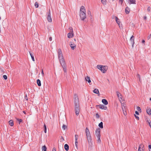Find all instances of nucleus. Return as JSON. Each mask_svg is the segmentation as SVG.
<instances>
[{"instance_id": "f257e3e1", "label": "nucleus", "mask_w": 151, "mask_h": 151, "mask_svg": "<svg viewBox=\"0 0 151 151\" xmlns=\"http://www.w3.org/2000/svg\"><path fill=\"white\" fill-rule=\"evenodd\" d=\"M74 104L75 112L76 115L78 116L79 113L80 108L78 98V96L76 94H75L74 95Z\"/></svg>"}, {"instance_id": "f03ea898", "label": "nucleus", "mask_w": 151, "mask_h": 151, "mask_svg": "<svg viewBox=\"0 0 151 151\" xmlns=\"http://www.w3.org/2000/svg\"><path fill=\"white\" fill-rule=\"evenodd\" d=\"M58 58L60 64L64 63L65 60L61 49H59L58 51Z\"/></svg>"}, {"instance_id": "7ed1b4c3", "label": "nucleus", "mask_w": 151, "mask_h": 151, "mask_svg": "<svg viewBox=\"0 0 151 151\" xmlns=\"http://www.w3.org/2000/svg\"><path fill=\"white\" fill-rule=\"evenodd\" d=\"M80 16L81 19L82 20H84L86 17V12L84 11L80 12Z\"/></svg>"}, {"instance_id": "20e7f679", "label": "nucleus", "mask_w": 151, "mask_h": 151, "mask_svg": "<svg viewBox=\"0 0 151 151\" xmlns=\"http://www.w3.org/2000/svg\"><path fill=\"white\" fill-rule=\"evenodd\" d=\"M51 14L50 12V10L49 9V12L47 13V19L48 22H52V19L51 17Z\"/></svg>"}, {"instance_id": "39448f33", "label": "nucleus", "mask_w": 151, "mask_h": 151, "mask_svg": "<svg viewBox=\"0 0 151 151\" xmlns=\"http://www.w3.org/2000/svg\"><path fill=\"white\" fill-rule=\"evenodd\" d=\"M100 129L99 128L97 129L96 131V135L97 137H100Z\"/></svg>"}, {"instance_id": "423d86ee", "label": "nucleus", "mask_w": 151, "mask_h": 151, "mask_svg": "<svg viewBox=\"0 0 151 151\" xmlns=\"http://www.w3.org/2000/svg\"><path fill=\"white\" fill-rule=\"evenodd\" d=\"M69 45L70 47H71V48L73 50H74V49H75L76 47V45L73 42H70Z\"/></svg>"}, {"instance_id": "0eeeda50", "label": "nucleus", "mask_w": 151, "mask_h": 151, "mask_svg": "<svg viewBox=\"0 0 151 151\" xmlns=\"http://www.w3.org/2000/svg\"><path fill=\"white\" fill-rule=\"evenodd\" d=\"M108 69V67L106 66H103L101 71L103 73H105L106 72Z\"/></svg>"}, {"instance_id": "6e6552de", "label": "nucleus", "mask_w": 151, "mask_h": 151, "mask_svg": "<svg viewBox=\"0 0 151 151\" xmlns=\"http://www.w3.org/2000/svg\"><path fill=\"white\" fill-rule=\"evenodd\" d=\"M61 65L63 68V70L64 72H66L67 68L65 63H64L61 64Z\"/></svg>"}, {"instance_id": "1a4fd4ad", "label": "nucleus", "mask_w": 151, "mask_h": 151, "mask_svg": "<svg viewBox=\"0 0 151 151\" xmlns=\"http://www.w3.org/2000/svg\"><path fill=\"white\" fill-rule=\"evenodd\" d=\"M98 106L99 107V108H100L101 109L106 110L107 109V107L103 105L100 104V105H98Z\"/></svg>"}, {"instance_id": "9d476101", "label": "nucleus", "mask_w": 151, "mask_h": 151, "mask_svg": "<svg viewBox=\"0 0 151 151\" xmlns=\"http://www.w3.org/2000/svg\"><path fill=\"white\" fill-rule=\"evenodd\" d=\"M144 147V145L143 144H141L138 148V151H144L142 149V148Z\"/></svg>"}, {"instance_id": "9b49d317", "label": "nucleus", "mask_w": 151, "mask_h": 151, "mask_svg": "<svg viewBox=\"0 0 151 151\" xmlns=\"http://www.w3.org/2000/svg\"><path fill=\"white\" fill-rule=\"evenodd\" d=\"M73 36V32H69L68 34V37L69 38H72Z\"/></svg>"}, {"instance_id": "f8f14e48", "label": "nucleus", "mask_w": 151, "mask_h": 151, "mask_svg": "<svg viewBox=\"0 0 151 151\" xmlns=\"http://www.w3.org/2000/svg\"><path fill=\"white\" fill-rule=\"evenodd\" d=\"M102 102L103 104L105 105H106L108 104V102L106 99H103L102 100Z\"/></svg>"}, {"instance_id": "ddd939ff", "label": "nucleus", "mask_w": 151, "mask_h": 151, "mask_svg": "<svg viewBox=\"0 0 151 151\" xmlns=\"http://www.w3.org/2000/svg\"><path fill=\"white\" fill-rule=\"evenodd\" d=\"M85 80L87 81H88V83H90L91 82V81L90 80V78L88 76H87L85 78Z\"/></svg>"}, {"instance_id": "4468645a", "label": "nucleus", "mask_w": 151, "mask_h": 151, "mask_svg": "<svg viewBox=\"0 0 151 151\" xmlns=\"http://www.w3.org/2000/svg\"><path fill=\"white\" fill-rule=\"evenodd\" d=\"M130 41L132 42V45L134 44V36L132 35L130 38Z\"/></svg>"}, {"instance_id": "2eb2a0df", "label": "nucleus", "mask_w": 151, "mask_h": 151, "mask_svg": "<svg viewBox=\"0 0 151 151\" xmlns=\"http://www.w3.org/2000/svg\"><path fill=\"white\" fill-rule=\"evenodd\" d=\"M116 93L117 96V97L119 99H121L122 96L121 95V94H120V93L118 91H116Z\"/></svg>"}, {"instance_id": "dca6fc26", "label": "nucleus", "mask_w": 151, "mask_h": 151, "mask_svg": "<svg viewBox=\"0 0 151 151\" xmlns=\"http://www.w3.org/2000/svg\"><path fill=\"white\" fill-rule=\"evenodd\" d=\"M147 114L149 115H151V110L149 108H148L147 109Z\"/></svg>"}, {"instance_id": "f3484780", "label": "nucleus", "mask_w": 151, "mask_h": 151, "mask_svg": "<svg viewBox=\"0 0 151 151\" xmlns=\"http://www.w3.org/2000/svg\"><path fill=\"white\" fill-rule=\"evenodd\" d=\"M84 11L86 12V10L84 7L83 6H81V7L80 12Z\"/></svg>"}, {"instance_id": "a211bd4d", "label": "nucleus", "mask_w": 151, "mask_h": 151, "mask_svg": "<svg viewBox=\"0 0 151 151\" xmlns=\"http://www.w3.org/2000/svg\"><path fill=\"white\" fill-rule=\"evenodd\" d=\"M9 124L10 126H12L14 125V123L13 121L12 120H11L9 121Z\"/></svg>"}, {"instance_id": "6ab92c4d", "label": "nucleus", "mask_w": 151, "mask_h": 151, "mask_svg": "<svg viewBox=\"0 0 151 151\" xmlns=\"http://www.w3.org/2000/svg\"><path fill=\"white\" fill-rule=\"evenodd\" d=\"M69 147V146L67 144H65V145H64V148H65V150L66 151H68V150Z\"/></svg>"}, {"instance_id": "aec40b11", "label": "nucleus", "mask_w": 151, "mask_h": 151, "mask_svg": "<svg viewBox=\"0 0 151 151\" xmlns=\"http://www.w3.org/2000/svg\"><path fill=\"white\" fill-rule=\"evenodd\" d=\"M93 92L96 94H99V90L97 88H95L93 90Z\"/></svg>"}, {"instance_id": "412c9836", "label": "nucleus", "mask_w": 151, "mask_h": 151, "mask_svg": "<svg viewBox=\"0 0 151 151\" xmlns=\"http://www.w3.org/2000/svg\"><path fill=\"white\" fill-rule=\"evenodd\" d=\"M122 109L124 114V115H126V114L124 113V111H125V110L126 109L125 106H124V105H122Z\"/></svg>"}, {"instance_id": "4be33fe9", "label": "nucleus", "mask_w": 151, "mask_h": 151, "mask_svg": "<svg viewBox=\"0 0 151 151\" xmlns=\"http://www.w3.org/2000/svg\"><path fill=\"white\" fill-rule=\"evenodd\" d=\"M87 140L88 141V142H89L91 140V135L88 136H86Z\"/></svg>"}, {"instance_id": "5701e85b", "label": "nucleus", "mask_w": 151, "mask_h": 151, "mask_svg": "<svg viewBox=\"0 0 151 151\" xmlns=\"http://www.w3.org/2000/svg\"><path fill=\"white\" fill-rule=\"evenodd\" d=\"M129 12L130 10L129 9L128 7H127L125 10V12L126 13L128 14L129 13Z\"/></svg>"}, {"instance_id": "b1692460", "label": "nucleus", "mask_w": 151, "mask_h": 151, "mask_svg": "<svg viewBox=\"0 0 151 151\" xmlns=\"http://www.w3.org/2000/svg\"><path fill=\"white\" fill-rule=\"evenodd\" d=\"M103 66H102L101 65H98L97 66V68L100 70H101Z\"/></svg>"}, {"instance_id": "393cba45", "label": "nucleus", "mask_w": 151, "mask_h": 151, "mask_svg": "<svg viewBox=\"0 0 151 151\" xmlns=\"http://www.w3.org/2000/svg\"><path fill=\"white\" fill-rule=\"evenodd\" d=\"M29 52V54H30V55L31 57V58H32V60L34 61H35V59H34V55H33L32 53H31L30 52Z\"/></svg>"}, {"instance_id": "a878e982", "label": "nucleus", "mask_w": 151, "mask_h": 151, "mask_svg": "<svg viewBox=\"0 0 151 151\" xmlns=\"http://www.w3.org/2000/svg\"><path fill=\"white\" fill-rule=\"evenodd\" d=\"M37 83L39 86H41V81L39 79H38L37 80Z\"/></svg>"}, {"instance_id": "bb28decb", "label": "nucleus", "mask_w": 151, "mask_h": 151, "mask_svg": "<svg viewBox=\"0 0 151 151\" xmlns=\"http://www.w3.org/2000/svg\"><path fill=\"white\" fill-rule=\"evenodd\" d=\"M99 126L101 128H103V123L102 122H101L99 124Z\"/></svg>"}, {"instance_id": "cd10ccee", "label": "nucleus", "mask_w": 151, "mask_h": 151, "mask_svg": "<svg viewBox=\"0 0 151 151\" xmlns=\"http://www.w3.org/2000/svg\"><path fill=\"white\" fill-rule=\"evenodd\" d=\"M130 4H135V0H129Z\"/></svg>"}, {"instance_id": "c85d7f7f", "label": "nucleus", "mask_w": 151, "mask_h": 151, "mask_svg": "<svg viewBox=\"0 0 151 151\" xmlns=\"http://www.w3.org/2000/svg\"><path fill=\"white\" fill-rule=\"evenodd\" d=\"M42 151H45L47 150V147L45 145H44L42 147Z\"/></svg>"}, {"instance_id": "c756f323", "label": "nucleus", "mask_w": 151, "mask_h": 151, "mask_svg": "<svg viewBox=\"0 0 151 151\" xmlns=\"http://www.w3.org/2000/svg\"><path fill=\"white\" fill-rule=\"evenodd\" d=\"M115 19H116V21L118 24L119 25L120 24V22L118 21L119 20V19L118 18V17H115Z\"/></svg>"}, {"instance_id": "7c9ffc66", "label": "nucleus", "mask_w": 151, "mask_h": 151, "mask_svg": "<svg viewBox=\"0 0 151 151\" xmlns=\"http://www.w3.org/2000/svg\"><path fill=\"white\" fill-rule=\"evenodd\" d=\"M44 132L45 133H46V131H47V128H46V125L45 124H44Z\"/></svg>"}, {"instance_id": "2f4dec72", "label": "nucleus", "mask_w": 151, "mask_h": 151, "mask_svg": "<svg viewBox=\"0 0 151 151\" xmlns=\"http://www.w3.org/2000/svg\"><path fill=\"white\" fill-rule=\"evenodd\" d=\"M75 141H77V140L78 138V136L77 134L75 135Z\"/></svg>"}, {"instance_id": "473e14b6", "label": "nucleus", "mask_w": 151, "mask_h": 151, "mask_svg": "<svg viewBox=\"0 0 151 151\" xmlns=\"http://www.w3.org/2000/svg\"><path fill=\"white\" fill-rule=\"evenodd\" d=\"M67 127L65 125L63 124L62 126V128L63 130H65L66 129H67Z\"/></svg>"}, {"instance_id": "72a5a7b5", "label": "nucleus", "mask_w": 151, "mask_h": 151, "mask_svg": "<svg viewBox=\"0 0 151 151\" xmlns=\"http://www.w3.org/2000/svg\"><path fill=\"white\" fill-rule=\"evenodd\" d=\"M137 109L138 111L141 112V109L139 106H137Z\"/></svg>"}, {"instance_id": "f704fd0d", "label": "nucleus", "mask_w": 151, "mask_h": 151, "mask_svg": "<svg viewBox=\"0 0 151 151\" xmlns=\"http://www.w3.org/2000/svg\"><path fill=\"white\" fill-rule=\"evenodd\" d=\"M101 1L102 4H106V0H101Z\"/></svg>"}, {"instance_id": "c9c22d12", "label": "nucleus", "mask_w": 151, "mask_h": 151, "mask_svg": "<svg viewBox=\"0 0 151 151\" xmlns=\"http://www.w3.org/2000/svg\"><path fill=\"white\" fill-rule=\"evenodd\" d=\"M69 29L70 30V32H73V29L72 27H69Z\"/></svg>"}, {"instance_id": "e433bc0d", "label": "nucleus", "mask_w": 151, "mask_h": 151, "mask_svg": "<svg viewBox=\"0 0 151 151\" xmlns=\"http://www.w3.org/2000/svg\"><path fill=\"white\" fill-rule=\"evenodd\" d=\"M35 6L36 8H38V4L37 2H36L35 4Z\"/></svg>"}, {"instance_id": "4c0bfd02", "label": "nucleus", "mask_w": 151, "mask_h": 151, "mask_svg": "<svg viewBox=\"0 0 151 151\" xmlns=\"http://www.w3.org/2000/svg\"><path fill=\"white\" fill-rule=\"evenodd\" d=\"M97 137L98 138V139H97L98 142L99 143H100L101 142V140L100 139V137Z\"/></svg>"}, {"instance_id": "58836bf2", "label": "nucleus", "mask_w": 151, "mask_h": 151, "mask_svg": "<svg viewBox=\"0 0 151 151\" xmlns=\"http://www.w3.org/2000/svg\"><path fill=\"white\" fill-rule=\"evenodd\" d=\"M96 118L97 119H99L100 117V116H99V115L98 114V113H96Z\"/></svg>"}, {"instance_id": "ea45409f", "label": "nucleus", "mask_w": 151, "mask_h": 151, "mask_svg": "<svg viewBox=\"0 0 151 151\" xmlns=\"http://www.w3.org/2000/svg\"><path fill=\"white\" fill-rule=\"evenodd\" d=\"M17 120L18 121V122L19 124H20L21 122H22V120L21 119H17Z\"/></svg>"}, {"instance_id": "a19ab883", "label": "nucleus", "mask_w": 151, "mask_h": 151, "mask_svg": "<svg viewBox=\"0 0 151 151\" xmlns=\"http://www.w3.org/2000/svg\"><path fill=\"white\" fill-rule=\"evenodd\" d=\"M86 136H90V135H91L90 132H86Z\"/></svg>"}, {"instance_id": "79ce46f5", "label": "nucleus", "mask_w": 151, "mask_h": 151, "mask_svg": "<svg viewBox=\"0 0 151 151\" xmlns=\"http://www.w3.org/2000/svg\"><path fill=\"white\" fill-rule=\"evenodd\" d=\"M137 77L138 78L139 81H140V75L139 74H137Z\"/></svg>"}, {"instance_id": "37998d69", "label": "nucleus", "mask_w": 151, "mask_h": 151, "mask_svg": "<svg viewBox=\"0 0 151 151\" xmlns=\"http://www.w3.org/2000/svg\"><path fill=\"white\" fill-rule=\"evenodd\" d=\"M150 10H151V8H150V6H148V7L147 9V11L148 12H150Z\"/></svg>"}, {"instance_id": "c03bdc74", "label": "nucleus", "mask_w": 151, "mask_h": 151, "mask_svg": "<svg viewBox=\"0 0 151 151\" xmlns=\"http://www.w3.org/2000/svg\"><path fill=\"white\" fill-rule=\"evenodd\" d=\"M90 132L88 128H86V133Z\"/></svg>"}, {"instance_id": "a18cd8bd", "label": "nucleus", "mask_w": 151, "mask_h": 151, "mask_svg": "<svg viewBox=\"0 0 151 151\" xmlns=\"http://www.w3.org/2000/svg\"><path fill=\"white\" fill-rule=\"evenodd\" d=\"M3 78L5 80H6L7 79V76L6 75H4L3 76Z\"/></svg>"}, {"instance_id": "49530a36", "label": "nucleus", "mask_w": 151, "mask_h": 151, "mask_svg": "<svg viewBox=\"0 0 151 151\" xmlns=\"http://www.w3.org/2000/svg\"><path fill=\"white\" fill-rule=\"evenodd\" d=\"M124 0H119V2L121 3V5H122Z\"/></svg>"}, {"instance_id": "de8ad7c7", "label": "nucleus", "mask_w": 151, "mask_h": 151, "mask_svg": "<svg viewBox=\"0 0 151 151\" xmlns=\"http://www.w3.org/2000/svg\"><path fill=\"white\" fill-rule=\"evenodd\" d=\"M78 142L77 141H75V146L77 148L78 147Z\"/></svg>"}, {"instance_id": "09e8293b", "label": "nucleus", "mask_w": 151, "mask_h": 151, "mask_svg": "<svg viewBox=\"0 0 151 151\" xmlns=\"http://www.w3.org/2000/svg\"><path fill=\"white\" fill-rule=\"evenodd\" d=\"M151 37V34H150V35H149L147 37V38L148 40L150 39Z\"/></svg>"}, {"instance_id": "8fccbe9b", "label": "nucleus", "mask_w": 151, "mask_h": 151, "mask_svg": "<svg viewBox=\"0 0 151 151\" xmlns=\"http://www.w3.org/2000/svg\"><path fill=\"white\" fill-rule=\"evenodd\" d=\"M149 151H151V145H149Z\"/></svg>"}, {"instance_id": "3c124183", "label": "nucleus", "mask_w": 151, "mask_h": 151, "mask_svg": "<svg viewBox=\"0 0 151 151\" xmlns=\"http://www.w3.org/2000/svg\"><path fill=\"white\" fill-rule=\"evenodd\" d=\"M134 116H135V117L137 119H139V117L137 116H136L135 114H134Z\"/></svg>"}, {"instance_id": "603ef678", "label": "nucleus", "mask_w": 151, "mask_h": 151, "mask_svg": "<svg viewBox=\"0 0 151 151\" xmlns=\"http://www.w3.org/2000/svg\"><path fill=\"white\" fill-rule=\"evenodd\" d=\"M41 73H42V76H44V72H43V71L42 70V72H41Z\"/></svg>"}, {"instance_id": "864d4df0", "label": "nucleus", "mask_w": 151, "mask_h": 151, "mask_svg": "<svg viewBox=\"0 0 151 151\" xmlns=\"http://www.w3.org/2000/svg\"><path fill=\"white\" fill-rule=\"evenodd\" d=\"M52 151H56L55 148V147H53L52 149Z\"/></svg>"}, {"instance_id": "5fc2aeb1", "label": "nucleus", "mask_w": 151, "mask_h": 151, "mask_svg": "<svg viewBox=\"0 0 151 151\" xmlns=\"http://www.w3.org/2000/svg\"><path fill=\"white\" fill-rule=\"evenodd\" d=\"M135 113L137 115H139V112L137 111H135Z\"/></svg>"}, {"instance_id": "6e6d98bb", "label": "nucleus", "mask_w": 151, "mask_h": 151, "mask_svg": "<svg viewBox=\"0 0 151 151\" xmlns=\"http://www.w3.org/2000/svg\"><path fill=\"white\" fill-rule=\"evenodd\" d=\"M49 40L50 41H51L52 40V37H50L49 38Z\"/></svg>"}, {"instance_id": "4d7b16f0", "label": "nucleus", "mask_w": 151, "mask_h": 151, "mask_svg": "<svg viewBox=\"0 0 151 151\" xmlns=\"http://www.w3.org/2000/svg\"><path fill=\"white\" fill-rule=\"evenodd\" d=\"M25 99H26L27 100H28V99H27V95H26L25 96V97H24Z\"/></svg>"}, {"instance_id": "13d9d810", "label": "nucleus", "mask_w": 151, "mask_h": 151, "mask_svg": "<svg viewBox=\"0 0 151 151\" xmlns=\"http://www.w3.org/2000/svg\"><path fill=\"white\" fill-rule=\"evenodd\" d=\"M148 123H149V125L150 127L151 128V122H149Z\"/></svg>"}, {"instance_id": "bf43d9fd", "label": "nucleus", "mask_w": 151, "mask_h": 151, "mask_svg": "<svg viewBox=\"0 0 151 151\" xmlns=\"http://www.w3.org/2000/svg\"><path fill=\"white\" fill-rule=\"evenodd\" d=\"M142 43H144L145 42V41L144 40H142Z\"/></svg>"}, {"instance_id": "052dcab7", "label": "nucleus", "mask_w": 151, "mask_h": 151, "mask_svg": "<svg viewBox=\"0 0 151 151\" xmlns=\"http://www.w3.org/2000/svg\"><path fill=\"white\" fill-rule=\"evenodd\" d=\"M88 14H91V12L90 11H89L88 12Z\"/></svg>"}, {"instance_id": "680f3d73", "label": "nucleus", "mask_w": 151, "mask_h": 151, "mask_svg": "<svg viewBox=\"0 0 151 151\" xmlns=\"http://www.w3.org/2000/svg\"><path fill=\"white\" fill-rule=\"evenodd\" d=\"M144 19L145 20H146L147 19V17L146 16H145L144 17Z\"/></svg>"}, {"instance_id": "e2e57ef3", "label": "nucleus", "mask_w": 151, "mask_h": 151, "mask_svg": "<svg viewBox=\"0 0 151 151\" xmlns=\"http://www.w3.org/2000/svg\"><path fill=\"white\" fill-rule=\"evenodd\" d=\"M74 40L76 42V40L75 38L74 39Z\"/></svg>"}, {"instance_id": "0e129e2a", "label": "nucleus", "mask_w": 151, "mask_h": 151, "mask_svg": "<svg viewBox=\"0 0 151 151\" xmlns=\"http://www.w3.org/2000/svg\"><path fill=\"white\" fill-rule=\"evenodd\" d=\"M134 149H135V150L137 149V147H135V148H134Z\"/></svg>"}, {"instance_id": "69168bd1", "label": "nucleus", "mask_w": 151, "mask_h": 151, "mask_svg": "<svg viewBox=\"0 0 151 151\" xmlns=\"http://www.w3.org/2000/svg\"><path fill=\"white\" fill-rule=\"evenodd\" d=\"M23 113L25 114V112L24 111H23Z\"/></svg>"}, {"instance_id": "338daca9", "label": "nucleus", "mask_w": 151, "mask_h": 151, "mask_svg": "<svg viewBox=\"0 0 151 151\" xmlns=\"http://www.w3.org/2000/svg\"><path fill=\"white\" fill-rule=\"evenodd\" d=\"M150 100L151 101V98H150Z\"/></svg>"}, {"instance_id": "774afa93", "label": "nucleus", "mask_w": 151, "mask_h": 151, "mask_svg": "<svg viewBox=\"0 0 151 151\" xmlns=\"http://www.w3.org/2000/svg\"><path fill=\"white\" fill-rule=\"evenodd\" d=\"M62 137V139H63V137Z\"/></svg>"}]
</instances>
